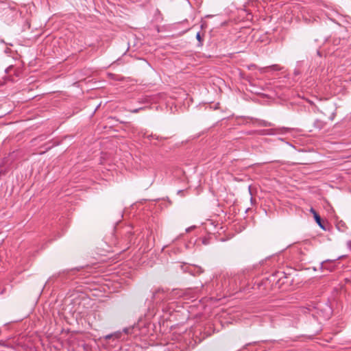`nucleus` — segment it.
<instances>
[{
    "label": "nucleus",
    "instance_id": "5",
    "mask_svg": "<svg viewBox=\"0 0 351 351\" xmlns=\"http://www.w3.org/2000/svg\"><path fill=\"white\" fill-rule=\"evenodd\" d=\"M315 220L317 222V223L322 228H324L322 223V219L320 216L318 215V213H315Z\"/></svg>",
    "mask_w": 351,
    "mask_h": 351
},
{
    "label": "nucleus",
    "instance_id": "3",
    "mask_svg": "<svg viewBox=\"0 0 351 351\" xmlns=\"http://www.w3.org/2000/svg\"><path fill=\"white\" fill-rule=\"evenodd\" d=\"M333 262L332 261H330V260H327V261H323L322 263V269H327V270H329V271H332V267H330V265H328L329 264H332Z\"/></svg>",
    "mask_w": 351,
    "mask_h": 351
},
{
    "label": "nucleus",
    "instance_id": "7",
    "mask_svg": "<svg viewBox=\"0 0 351 351\" xmlns=\"http://www.w3.org/2000/svg\"><path fill=\"white\" fill-rule=\"evenodd\" d=\"M196 38L199 41V45H202L203 38L199 32H197L196 34Z\"/></svg>",
    "mask_w": 351,
    "mask_h": 351
},
{
    "label": "nucleus",
    "instance_id": "4",
    "mask_svg": "<svg viewBox=\"0 0 351 351\" xmlns=\"http://www.w3.org/2000/svg\"><path fill=\"white\" fill-rule=\"evenodd\" d=\"M325 125H326L325 122L322 120L317 119L314 122V127L319 130L324 128L325 127Z\"/></svg>",
    "mask_w": 351,
    "mask_h": 351
},
{
    "label": "nucleus",
    "instance_id": "2",
    "mask_svg": "<svg viewBox=\"0 0 351 351\" xmlns=\"http://www.w3.org/2000/svg\"><path fill=\"white\" fill-rule=\"evenodd\" d=\"M165 293V291L163 290V289H161V288H158L157 289H156L154 291H153L152 293V300H156V299H159V300H163L164 298H160L159 297V295L160 293Z\"/></svg>",
    "mask_w": 351,
    "mask_h": 351
},
{
    "label": "nucleus",
    "instance_id": "6",
    "mask_svg": "<svg viewBox=\"0 0 351 351\" xmlns=\"http://www.w3.org/2000/svg\"><path fill=\"white\" fill-rule=\"evenodd\" d=\"M120 337V333L110 334L105 336L106 339H110L111 338L118 339Z\"/></svg>",
    "mask_w": 351,
    "mask_h": 351
},
{
    "label": "nucleus",
    "instance_id": "11",
    "mask_svg": "<svg viewBox=\"0 0 351 351\" xmlns=\"http://www.w3.org/2000/svg\"><path fill=\"white\" fill-rule=\"evenodd\" d=\"M193 228V226H192V227H190V228H186V232H190Z\"/></svg>",
    "mask_w": 351,
    "mask_h": 351
},
{
    "label": "nucleus",
    "instance_id": "8",
    "mask_svg": "<svg viewBox=\"0 0 351 351\" xmlns=\"http://www.w3.org/2000/svg\"><path fill=\"white\" fill-rule=\"evenodd\" d=\"M145 109L144 107H141V108H135V109H133V110H130V112H131L132 113H137L140 110H143Z\"/></svg>",
    "mask_w": 351,
    "mask_h": 351
},
{
    "label": "nucleus",
    "instance_id": "1",
    "mask_svg": "<svg viewBox=\"0 0 351 351\" xmlns=\"http://www.w3.org/2000/svg\"><path fill=\"white\" fill-rule=\"evenodd\" d=\"M282 69V67L278 64H273L269 66L263 67L260 69L261 73H265L268 71L269 70L271 71H280Z\"/></svg>",
    "mask_w": 351,
    "mask_h": 351
},
{
    "label": "nucleus",
    "instance_id": "10",
    "mask_svg": "<svg viewBox=\"0 0 351 351\" xmlns=\"http://www.w3.org/2000/svg\"><path fill=\"white\" fill-rule=\"evenodd\" d=\"M311 212L313 214L314 217H315V213H317L313 208H311Z\"/></svg>",
    "mask_w": 351,
    "mask_h": 351
},
{
    "label": "nucleus",
    "instance_id": "9",
    "mask_svg": "<svg viewBox=\"0 0 351 351\" xmlns=\"http://www.w3.org/2000/svg\"><path fill=\"white\" fill-rule=\"evenodd\" d=\"M262 125L263 126H270L271 124L270 123H268V122L265 121H263Z\"/></svg>",
    "mask_w": 351,
    "mask_h": 351
}]
</instances>
